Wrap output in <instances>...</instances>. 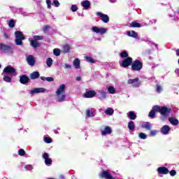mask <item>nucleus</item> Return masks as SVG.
I'll use <instances>...</instances> for the list:
<instances>
[{"instance_id":"obj_52","label":"nucleus","mask_w":179,"mask_h":179,"mask_svg":"<svg viewBox=\"0 0 179 179\" xmlns=\"http://www.w3.org/2000/svg\"><path fill=\"white\" fill-rule=\"evenodd\" d=\"M50 26L46 25V26H45L44 28H43V31L45 33V31H46L47 30H50Z\"/></svg>"},{"instance_id":"obj_41","label":"nucleus","mask_w":179,"mask_h":179,"mask_svg":"<svg viewBox=\"0 0 179 179\" xmlns=\"http://www.w3.org/2000/svg\"><path fill=\"white\" fill-rule=\"evenodd\" d=\"M71 10L72 12H76L78 10V6H76V5H72Z\"/></svg>"},{"instance_id":"obj_33","label":"nucleus","mask_w":179,"mask_h":179,"mask_svg":"<svg viewBox=\"0 0 179 179\" xmlns=\"http://www.w3.org/2000/svg\"><path fill=\"white\" fill-rule=\"evenodd\" d=\"M53 53L56 57H59L61 55V50L58 48L54 49Z\"/></svg>"},{"instance_id":"obj_46","label":"nucleus","mask_w":179,"mask_h":179,"mask_svg":"<svg viewBox=\"0 0 179 179\" xmlns=\"http://www.w3.org/2000/svg\"><path fill=\"white\" fill-rule=\"evenodd\" d=\"M18 153H19L20 156H24V150H23V149L20 150L18 151Z\"/></svg>"},{"instance_id":"obj_55","label":"nucleus","mask_w":179,"mask_h":179,"mask_svg":"<svg viewBox=\"0 0 179 179\" xmlns=\"http://www.w3.org/2000/svg\"><path fill=\"white\" fill-rule=\"evenodd\" d=\"M175 72H176V74H178V76H179V69H176L175 70Z\"/></svg>"},{"instance_id":"obj_6","label":"nucleus","mask_w":179,"mask_h":179,"mask_svg":"<svg viewBox=\"0 0 179 179\" xmlns=\"http://www.w3.org/2000/svg\"><path fill=\"white\" fill-rule=\"evenodd\" d=\"M143 66V64L138 60L134 61L131 64V69L133 71H139Z\"/></svg>"},{"instance_id":"obj_32","label":"nucleus","mask_w":179,"mask_h":179,"mask_svg":"<svg viewBox=\"0 0 179 179\" xmlns=\"http://www.w3.org/2000/svg\"><path fill=\"white\" fill-rule=\"evenodd\" d=\"M86 61L87 62H90V64H94V62H96L93 58H92L91 57H89V56H85V57Z\"/></svg>"},{"instance_id":"obj_26","label":"nucleus","mask_w":179,"mask_h":179,"mask_svg":"<svg viewBox=\"0 0 179 179\" xmlns=\"http://www.w3.org/2000/svg\"><path fill=\"white\" fill-rule=\"evenodd\" d=\"M142 127L148 129V131H150L152 129V125L149 122H145L143 124Z\"/></svg>"},{"instance_id":"obj_11","label":"nucleus","mask_w":179,"mask_h":179,"mask_svg":"<svg viewBox=\"0 0 179 179\" xmlns=\"http://www.w3.org/2000/svg\"><path fill=\"white\" fill-rule=\"evenodd\" d=\"M43 157L45 159V163L47 166H48V164H51L52 163V159H51L50 158V155H48V153L45 152L43 155Z\"/></svg>"},{"instance_id":"obj_43","label":"nucleus","mask_w":179,"mask_h":179,"mask_svg":"<svg viewBox=\"0 0 179 179\" xmlns=\"http://www.w3.org/2000/svg\"><path fill=\"white\" fill-rule=\"evenodd\" d=\"M48 9H51V0H46Z\"/></svg>"},{"instance_id":"obj_61","label":"nucleus","mask_w":179,"mask_h":179,"mask_svg":"<svg viewBox=\"0 0 179 179\" xmlns=\"http://www.w3.org/2000/svg\"><path fill=\"white\" fill-rule=\"evenodd\" d=\"M111 2H114V1L111 0Z\"/></svg>"},{"instance_id":"obj_47","label":"nucleus","mask_w":179,"mask_h":179,"mask_svg":"<svg viewBox=\"0 0 179 179\" xmlns=\"http://www.w3.org/2000/svg\"><path fill=\"white\" fill-rule=\"evenodd\" d=\"M156 134H157V131H156V130H152L150 131V136H155V135H156Z\"/></svg>"},{"instance_id":"obj_31","label":"nucleus","mask_w":179,"mask_h":179,"mask_svg":"<svg viewBox=\"0 0 179 179\" xmlns=\"http://www.w3.org/2000/svg\"><path fill=\"white\" fill-rule=\"evenodd\" d=\"M46 65L48 66V68H51L52 65V59L50 57L48 58L46 60Z\"/></svg>"},{"instance_id":"obj_16","label":"nucleus","mask_w":179,"mask_h":179,"mask_svg":"<svg viewBox=\"0 0 179 179\" xmlns=\"http://www.w3.org/2000/svg\"><path fill=\"white\" fill-rule=\"evenodd\" d=\"M112 130L110 127H106L103 130H101V134L103 136L108 135L111 134Z\"/></svg>"},{"instance_id":"obj_45","label":"nucleus","mask_w":179,"mask_h":179,"mask_svg":"<svg viewBox=\"0 0 179 179\" xmlns=\"http://www.w3.org/2000/svg\"><path fill=\"white\" fill-rule=\"evenodd\" d=\"M101 99H106V92H104V91H101Z\"/></svg>"},{"instance_id":"obj_3","label":"nucleus","mask_w":179,"mask_h":179,"mask_svg":"<svg viewBox=\"0 0 179 179\" xmlns=\"http://www.w3.org/2000/svg\"><path fill=\"white\" fill-rule=\"evenodd\" d=\"M15 44L17 45H22L23 44V40H24V36L23 34L20 31H15Z\"/></svg>"},{"instance_id":"obj_5","label":"nucleus","mask_w":179,"mask_h":179,"mask_svg":"<svg viewBox=\"0 0 179 179\" xmlns=\"http://www.w3.org/2000/svg\"><path fill=\"white\" fill-rule=\"evenodd\" d=\"M92 30L94 33H99V34H106V33H107V31L108 29H107L106 28H103V27H99V28L97 27H92Z\"/></svg>"},{"instance_id":"obj_40","label":"nucleus","mask_w":179,"mask_h":179,"mask_svg":"<svg viewBox=\"0 0 179 179\" xmlns=\"http://www.w3.org/2000/svg\"><path fill=\"white\" fill-rule=\"evenodd\" d=\"M8 26L9 27H15V21L13 20H10Z\"/></svg>"},{"instance_id":"obj_8","label":"nucleus","mask_w":179,"mask_h":179,"mask_svg":"<svg viewBox=\"0 0 179 179\" xmlns=\"http://www.w3.org/2000/svg\"><path fill=\"white\" fill-rule=\"evenodd\" d=\"M96 16H99L102 21H103L104 23H108L110 21V18L108 17V15L106 14H103V13L97 12Z\"/></svg>"},{"instance_id":"obj_1","label":"nucleus","mask_w":179,"mask_h":179,"mask_svg":"<svg viewBox=\"0 0 179 179\" xmlns=\"http://www.w3.org/2000/svg\"><path fill=\"white\" fill-rule=\"evenodd\" d=\"M157 113H160L164 117H167L170 113H171V109L168 108L167 107L160 108L159 106H155L152 108V110L149 113L148 117L150 118H155V115H156Z\"/></svg>"},{"instance_id":"obj_51","label":"nucleus","mask_w":179,"mask_h":179,"mask_svg":"<svg viewBox=\"0 0 179 179\" xmlns=\"http://www.w3.org/2000/svg\"><path fill=\"white\" fill-rule=\"evenodd\" d=\"M25 169H27V170H33V166L31 165H27L25 166Z\"/></svg>"},{"instance_id":"obj_53","label":"nucleus","mask_w":179,"mask_h":179,"mask_svg":"<svg viewBox=\"0 0 179 179\" xmlns=\"http://www.w3.org/2000/svg\"><path fill=\"white\" fill-rule=\"evenodd\" d=\"M170 174H171V176H176V171H174V170H172V171H170Z\"/></svg>"},{"instance_id":"obj_48","label":"nucleus","mask_w":179,"mask_h":179,"mask_svg":"<svg viewBox=\"0 0 179 179\" xmlns=\"http://www.w3.org/2000/svg\"><path fill=\"white\" fill-rule=\"evenodd\" d=\"M47 82H54V78L52 77L46 78Z\"/></svg>"},{"instance_id":"obj_50","label":"nucleus","mask_w":179,"mask_h":179,"mask_svg":"<svg viewBox=\"0 0 179 179\" xmlns=\"http://www.w3.org/2000/svg\"><path fill=\"white\" fill-rule=\"evenodd\" d=\"M162 90V87H160V85H157V92H158V93H160Z\"/></svg>"},{"instance_id":"obj_39","label":"nucleus","mask_w":179,"mask_h":179,"mask_svg":"<svg viewBox=\"0 0 179 179\" xmlns=\"http://www.w3.org/2000/svg\"><path fill=\"white\" fill-rule=\"evenodd\" d=\"M44 141L45 142V143H51V142H52V140L50 137H45Z\"/></svg>"},{"instance_id":"obj_36","label":"nucleus","mask_w":179,"mask_h":179,"mask_svg":"<svg viewBox=\"0 0 179 179\" xmlns=\"http://www.w3.org/2000/svg\"><path fill=\"white\" fill-rule=\"evenodd\" d=\"M120 57H121L122 58H128V53H127L126 51L122 52L120 53Z\"/></svg>"},{"instance_id":"obj_29","label":"nucleus","mask_w":179,"mask_h":179,"mask_svg":"<svg viewBox=\"0 0 179 179\" xmlns=\"http://www.w3.org/2000/svg\"><path fill=\"white\" fill-rule=\"evenodd\" d=\"M128 128L131 131H134V129H135V123H134L132 121L129 122L128 124Z\"/></svg>"},{"instance_id":"obj_2","label":"nucleus","mask_w":179,"mask_h":179,"mask_svg":"<svg viewBox=\"0 0 179 179\" xmlns=\"http://www.w3.org/2000/svg\"><path fill=\"white\" fill-rule=\"evenodd\" d=\"M56 94L58 97L59 101H64L65 100V85L62 84L56 91Z\"/></svg>"},{"instance_id":"obj_38","label":"nucleus","mask_w":179,"mask_h":179,"mask_svg":"<svg viewBox=\"0 0 179 179\" xmlns=\"http://www.w3.org/2000/svg\"><path fill=\"white\" fill-rule=\"evenodd\" d=\"M69 45H65L63 46L64 52H69Z\"/></svg>"},{"instance_id":"obj_58","label":"nucleus","mask_w":179,"mask_h":179,"mask_svg":"<svg viewBox=\"0 0 179 179\" xmlns=\"http://www.w3.org/2000/svg\"><path fill=\"white\" fill-rule=\"evenodd\" d=\"M76 79V80H78V81H79V80H82V78H81L80 77H77Z\"/></svg>"},{"instance_id":"obj_59","label":"nucleus","mask_w":179,"mask_h":179,"mask_svg":"<svg viewBox=\"0 0 179 179\" xmlns=\"http://www.w3.org/2000/svg\"><path fill=\"white\" fill-rule=\"evenodd\" d=\"M176 55H177L178 57H179V49H178V50H176Z\"/></svg>"},{"instance_id":"obj_28","label":"nucleus","mask_w":179,"mask_h":179,"mask_svg":"<svg viewBox=\"0 0 179 179\" xmlns=\"http://www.w3.org/2000/svg\"><path fill=\"white\" fill-rule=\"evenodd\" d=\"M31 47H34V48H37L38 47L39 44L38 42L36 40H32L30 41Z\"/></svg>"},{"instance_id":"obj_54","label":"nucleus","mask_w":179,"mask_h":179,"mask_svg":"<svg viewBox=\"0 0 179 179\" xmlns=\"http://www.w3.org/2000/svg\"><path fill=\"white\" fill-rule=\"evenodd\" d=\"M64 68H66V69H71V65L66 64H64Z\"/></svg>"},{"instance_id":"obj_57","label":"nucleus","mask_w":179,"mask_h":179,"mask_svg":"<svg viewBox=\"0 0 179 179\" xmlns=\"http://www.w3.org/2000/svg\"><path fill=\"white\" fill-rule=\"evenodd\" d=\"M41 80H47V78L44 76L41 77Z\"/></svg>"},{"instance_id":"obj_13","label":"nucleus","mask_w":179,"mask_h":179,"mask_svg":"<svg viewBox=\"0 0 179 179\" xmlns=\"http://www.w3.org/2000/svg\"><path fill=\"white\" fill-rule=\"evenodd\" d=\"M27 61L29 65H30L31 66H34V64H36V59H34V57H33L32 55L28 56V57L27 58Z\"/></svg>"},{"instance_id":"obj_42","label":"nucleus","mask_w":179,"mask_h":179,"mask_svg":"<svg viewBox=\"0 0 179 179\" xmlns=\"http://www.w3.org/2000/svg\"><path fill=\"white\" fill-rule=\"evenodd\" d=\"M53 3L56 8L59 6V1L58 0H53Z\"/></svg>"},{"instance_id":"obj_34","label":"nucleus","mask_w":179,"mask_h":179,"mask_svg":"<svg viewBox=\"0 0 179 179\" xmlns=\"http://www.w3.org/2000/svg\"><path fill=\"white\" fill-rule=\"evenodd\" d=\"M94 112H92L90 110V109H87L86 110V115L87 117H94Z\"/></svg>"},{"instance_id":"obj_60","label":"nucleus","mask_w":179,"mask_h":179,"mask_svg":"<svg viewBox=\"0 0 179 179\" xmlns=\"http://www.w3.org/2000/svg\"><path fill=\"white\" fill-rule=\"evenodd\" d=\"M60 178H62V179H64V176H60Z\"/></svg>"},{"instance_id":"obj_24","label":"nucleus","mask_w":179,"mask_h":179,"mask_svg":"<svg viewBox=\"0 0 179 179\" xmlns=\"http://www.w3.org/2000/svg\"><path fill=\"white\" fill-rule=\"evenodd\" d=\"M127 115L130 120H136V114L132 111L129 112Z\"/></svg>"},{"instance_id":"obj_10","label":"nucleus","mask_w":179,"mask_h":179,"mask_svg":"<svg viewBox=\"0 0 179 179\" xmlns=\"http://www.w3.org/2000/svg\"><path fill=\"white\" fill-rule=\"evenodd\" d=\"M45 92H46V90L45 88L41 87L34 88L29 92V93L30 94H37V93H44Z\"/></svg>"},{"instance_id":"obj_37","label":"nucleus","mask_w":179,"mask_h":179,"mask_svg":"<svg viewBox=\"0 0 179 179\" xmlns=\"http://www.w3.org/2000/svg\"><path fill=\"white\" fill-rule=\"evenodd\" d=\"M3 80L5 82H7L8 83L11 82L12 79L10 77L5 76V74L3 75Z\"/></svg>"},{"instance_id":"obj_56","label":"nucleus","mask_w":179,"mask_h":179,"mask_svg":"<svg viewBox=\"0 0 179 179\" xmlns=\"http://www.w3.org/2000/svg\"><path fill=\"white\" fill-rule=\"evenodd\" d=\"M4 37H5V38H9V35H8V34L5 33Z\"/></svg>"},{"instance_id":"obj_14","label":"nucleus","mask_w":179,"mask_h":179,"mask_svg":"<svg viewBox=\"0 0 179 179\" xmlns=\"http://www.w3.org/2000/svg\"><path fill=\"white\" fill-rule=\"evenodd\" d=\"M83 96L87 99H92V97H94V96H96V92L93 90H91L83 94Z\"/></svg>"},{"instance_id":"obj_9","label":"nucleus","mask_w":179,"mask_h":179,"mask_svg":"<svg viewBox=\"0 0 179 179\" xmlns=\"http://www.w3.org/2000/svg\"><path fill=\"white\" fill-rule=\"evenodd\" d=\"M99 177H101V178L114 179V177H113L111 174H110V173H108L107 171H102L99 174Z\"/></svg>"},{"instance_id":"obj_27","label":"nucleus","mask_w":179,"mask_h":179,"mask_svg":"<svg viewBox=\"0 0 179 179\" xmlns=\"http://www.w3.org/2000/svg\"><path fill=\"white\" fill-rule=\"evenodd\" d=\"M105 114L107 115H113V114H114V110L111 108H108L105 110Z\"/></svg>"},{"instance_id":"obj_12","label":"nucleus","mask_w":179,"mask_h":179,"mask_svg":"<svg viewBox=\"0 0 179 179\" xmlns=\"http://www.w3.org/2000/svg\"><path fill=\"white\" fill-rule=\"evenodd\" d=\"M29 80L30 78H29V77H27L26 75H23L20 77V82L22 85H26V83H29Z\"/></svg>"},{"instance_id":"obj_49","label":"nucleus","mask_w":179,"mask_h":179,"mask_svg":"<svg viewBox=\"0 0 179 179\" xmlns=\"http://www.w3.org/2000/svg\"><path fill=\"white\" fill-rule=\"evenodd\" d=\"M6 48H8V46H6L3 44L0 45V50H5Z\"/></svg>"},{"instance_id":"obj_7","label":"nucleus","mask_w":179,"mask_h":179,"mask_svg":"<svg viewBox=\"0 0 179 179\" xmlns=\"http://www.w3.org/2000/svg\"><path fill=\"white\" fill-rule=\"evenodd\" d=\"M132 64V58L131 57H127L122 62L121 66L123 68H128Z\"/></svg>"},{"instance_id":"obj_22","label":"nucleus","mask_w":179,"mask_h":179,"mask_svg":"<svg viewBox=\"0 0 179 179\" xmlns=\"http://www.w3.org/2000/svg\"><path fill=\"white\" fill-rule=\"evenodd\" d=\"M73 64L76 69H79L80 68V60L79 59H76Z\"/></svg>"},{"instance_id":"obj_19","label":"nucleus","mask_w":179,"mask_h":179,"mask_svg":"<svg viewBox=\"0 0 179 179\" xmlns=\"http://www.w3.org/2000/svg\"><path fill=\"white\" fill-rule=\"evenodd\" d=\"M29 78L33 80L37 79L40 78V73L38 71H34L29 75Z\"/></svg>"},{"instance_id":"obj_44","label":"nucleus","mask_w":179,"mask_h":179,"mask_svg":"<svg viewBox=\"0 0 179 179\" xmlns=\"http://www.w3.org/2000/svg\"><path fill=\"white\" fill-rule=\"evenodd\" d=\"M34 40H43V37L41 36H34Z\"/></svg>"},{"instance_id":"obj_35","label":"nucleus","mask_w":179,"mask_h":179,"mask_svg":"<svg viewBox=\"0 0 179 179\" xmlns=\"http://www.w3.org/2000/svg\"><path fill=\"white\" fill-rule=\"evenodd\" d=\"M138 136L141 139H146L148 138V136L145 133H140Z\"/></svg>"},{"instance_id":"obj_30","label":"nucleus","mask_w":179,"mask_h":179,"mask_svg":"<svg viewBox=\"0 0 179 179\" xmlns=\"http://www.w3.org/2000/svg\"><path fill=\"white\" fill-rule=\"evenodd\" d=\"M131 27H142V25H141L140 23H138L136 22H132L130 24Z\"/></svg>"},{"instance_id":"obj_4","label":"nucleus","mask_w":179,"mask_h":179,"mask_svg":"<svg viewBox=\"0 0 179 179\" xmlns=\"http://www.w3.org/2000/svg\"><path fill=\"white\" fill-rule=\"evenodd\" d=\"M5 73H8V75H14V76H16V70L15 68L8 66L3 69V75H5Z\"/></svg>"},{"instance_id":"obj_17","label":"nucleus","mask_w":179,"mask_h":179,"mask_svg":"<svg viewBox=\"0 0 179 179\" xmlns=\"http://www.w3.org/2000/svg\"><path fill=\"white\" fill-rule=\"evenodd\" d=\"M158 173H160L161 174H168L169 173V169L166 167H159L157 169Z\"/></svg>"},{"instance_id":"obj_62","label":"nucleus","mask_w":179,"mask_h":179,"mask_svg":"<svg viewBox=\"0 0 179 179\" xmlns=\"http://www.w3.org/2000/svg\"><path fill=\"white\" fill-rule=\"evenodd\" d=\"M0 68H1V64H0Z\"/></svg>"},{"instance_id":"obj_21","label":"nucleus","mask_w":179,"mask_h":179,"mask_svg":"<svg viewBox=\"0 0 179 179\" xmlns=\"http://www.w3.org/2000/svg\"><path fill=\"white\" fill-rule=\"evenodd\" d=\"M127 36L129 37H134V38H138V34L135 31H127Z\"/></svg>"},{"instance_id":"obj_20","label":"nucleus","mask_w":179,"mask_h":179,"mask_svg":"<svg viewBox=\"0 0 179 179\" xmlns=\"http://www.w3.org/2000/svg\"><path fill=\"white\" fill-rule=\"evenodd\" d=\"M81 5L85 9H88L90 7V1L85 0L81 2Z\"/></svg>"},{"instance_id":"obj_25","label":"nucleus","mask_w":179,"mask_h":179,"mask_svg":"<svg viewBox=\"0 0 179 179\" xmlns=\"http://www.w3.org/2000/svg\"><path fill=\"white\" fill-rule=\"evenodd\" d=\"M169 121L172 125H178V120L174 117H170Z\"/></svg>"},{"instance_id":"obj_23","label":"nucleus","mask_w":179,"mask_h":179,"mask_svg":"<svg viewBox=\"0 0 179 179\" xmlns=\"http://www.w3.org/2000/svg\"><path fill=\"white\" fill-rule=\"evenodd\" d=\"M108 92L110 94H115V93H117V90H115L114 87L110 86L108 87Z\"/></svg>"},{"instance_id":"obj_18","label":"nucleus","mask_w":179,"mask_h":179,"mask_svg":"<svg viewBox=\"0 0 179 179\" xmlns=\"http://www.w3.org/2000/svg\"><path fill=\"white\" fill-rule=\"evenodd\" d=\"M162 133L164 135H167V134H169V132H170V127L165 125L162 128Z\"/></svg>"},{"instance_id":"obj_15","label":"nucleus","mask_w":179,"mask_h":179,"mask_svg":"<svg viewBox=\"0 0 179 179\" xmlns=\"http://www.w3.org/2000/svg\"><path fill=\"white\" fill-rule=\"evenodd\" d=\"M129 85H134V86H139V78L129 79L128 80Z\"/></svg>"}]
</instances>
